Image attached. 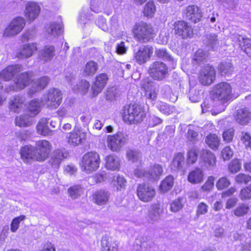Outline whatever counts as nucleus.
Listing matches in <instances>:
<instances>
[{
  "mask_svg": "<svg viewBox=\"0 0 251 251\" xmlns=\"http://www.w3.org/2000/svg\"><path fill=\"white\" fill-rule=\"evenodd\" d=\"M123 119L129 124L141 122L145 117V112L142 107L137 104H130L124 107Z\"/></svg>",
  "mask_w": 251,
  "mask_h": 251,
  "instance_id": "f257e3e1",
  "label": "nucleus"
},
{
  "mask_svg": "<svg viewBox=\"0 0 251 251\" xmlns=\"http://www.w3.org/2000/svg\"><path fill=\"white\" fill-rule=\"evenodd\" d=\"M132 31L135 39L141 43H147L153 38L151 25L143 22L135 24Z\"/></svg>",
  "mask_w": 251,
  "mask_h": 251,
  "instance_id": "f03ea898",
  "label": "nucleus"
},
{
  "mask_svg": "<svg viewBox=\"0 0 251 251\" xmlns=\"http://www.w3.org/2000/svg\"><path fill=\"white\" fill-rule=\"evenodd\" d=\"M100 164L99 154L96 152L91 151L83 155L80 166L83 171L91 173L99 168Z\"/></svg>",
  "mask_w": 251,
  "mask_h": 251,
  "instance_id": "7ed1b4c3",
  "label": "nucleus"
},
{
  "mask_svg": "<svg viewBox=\"0 0 251 251\" xmlns=\"http://www.w3.org/2000/svg\"><path fill=\"white\" fill-rule=\"evenodd\" d=\"M62 98L61 91L56 88L50 89L41 97L45 105L52 108H56L60 105Z\"/></svg>",
  "mask_w": 251,
  "mask_h": 251,
  "instance_id": "20e7f679",
  "label": "nucleus"
},
{
  "mask_svg": "<svg viewBox=\"0 0 251 251\" xmlns=\"http://www.w3.org/2000/svg\"><path fill=\"white\" fill-rule=\"evenodd\" d=\"M148 73L153 79L162 81L166 78L168 73V68L163 62L157 61L150 65Z\"/></svg>",
  "mask_w": 251,
  "mask_h": 251,
  "instance_id": "39448f33",
  "label": "nucleus"
},
{
  "mask_svg": "<svg viewBox=\"0 0 251 251\" xmlns=\"http://www.w3.org/2000/svg\"><path fill=\"white\" fill-rule=\"evenodd\" d=\"M32 76V73L31 72H25L21 74L15 78L13 84L5 88V91L17 92L24 89L30 83Z\"/></svg>",
  "mask_w": 251,
  "mask_h": 251,
  "instance_id": "423d86ee",
  "label": "nucleus"
},
{
  "mask_svg": "<svg viewBox=\"0 0 251 251\" xmlns=\"http://www.w3.org/2000/svg\"><path fill=\"white\" fill-rule=\"evenodd\" d=\"M127 135L118 132L113 135H109L107 139L108 147L113 151H119L127 141Z\"/></svg>",
  "mask_w": 251,
  "mask_h": 251,
  "instance_id": "0eeeda50",
  "label": "nucleus"
},
{
  "mask_svg": "<svg viewBox=\"0 0 251 251\" xmlns=\"http://www.w3.org/2000/svg\"><path fill=\"white\" fill-rule=\"evenodd\" d=\"M213 93L215 98L224 103L230 99L231 87L228 83H220L215 86L213 90Z\"/></svg>",
  "mask_w": 251,
  "mask_h": 251,
  "instance_id": "6e6552de",
  "label": "nucleus"
},
{
  "mask_svg": "<svg viewBox=\"0 0 251 251\" xmlns=\"http://www.w3.org/2000/svg\"><path fill=\"white\" fill-rule=\"evenodd\" d=\"M25 25V19L18 17L12 20L5 28L3 35L5 36H13L19 33Z\"/></svg>",
  "mask_w": 251,
  "mask_h": 251,
  "instance_id": "1a4fd4ad",
  "label": "nucleus"
},
{
  "mask_svg": "<svg viewBox=\"0 0 251 251\" xmlns=\"http://www.w3.org/2000/svg\"><path fill=\"white\" fill-rule=\"evenodd\" d=\"M153 52V48L150 45L142 46L134 53V58L136 62L142 65L149 61Z\"/></svg>",
  "mask_w": 251,
  "mask_h": 251,
  "instance_id": "9d476101",
  "label": "nucleus"
},
{
  "mask_svg": "<svg viewBox=\"0 0 251 251\" xmlns=\"http://www.w3.org/2000/svg\"><path fill=\"white\" fill-rule=\"evenodd\" d=\"M51 145L47 140H39L35 144V151L38 157L37 161H44L48 157L51 150Z\"/></svg>",
  "mask_w": 251,
  "mask_h": 251,
  "instance_id": "9b49d317",
  "label": "nucleus"
},
{
  "mask_svg": "<svg viewBox=\"0 0 251 251\" xmlns=\"http://www.w3.org/2000/svg\"><path fill=\"white\" fill-rule=\"evenodd\" d=\"M216 78V71L211 65L203 68L200 73V82L203 85H209L213 83Z\"/></svg>",
  "mask_w": 251,
  "mask_h": 251,
  "instance_id": "f8f14e48",
  "label": "nucleus"
},
{
  "mask_svg": "<svg viewBox=\"0 0 251 251\" xmlns=\"http://www.w3.org/2000/svg\"><path fill=\"white\" fill-rule=\"evenodd\" d=\"M155 194V190L148 184H139L137 188V195L139 199L144 202L151 201Z\"/></svg>",
  "mask_w": 251,
  "mask_h": 251,
  "instance_id": "ddd939ff",
  "label": "nucleus"
},
{
  "mask_svg": "<svg viewBox=\"0 0 251 251\" xmlns=\"http://www.w3.org/2000/svg\"><path fill=\"white\" fill-rule=\"evenodd\" d=\"M174 26L175 34L183 39L190 38L193 34V31L191 26L184 21L176 22Z\"/></svg>",
  "mask_w": 251,
  "mask_h": 251,
  "instance_id": "4468645a",
  "label": "nucleus"
},
{
  "mask_svg": "<svg viewBox=\"0 0 251 251\" xmlns=\"http://www.w3.org/2000/svg\"><path fill=\"white\" fill-rule=\"evenodd\" d=\"M157 249L156 244L146 236L137 239L132 251H155Z\"/></svg>",
  "mask_w": 251,
  "mask_h": 251,
  "instance_id": "2eb2a0df",
  "label": "nucleus"
},
{
  "mask_svg": "<svg viewBox=\"0 0 251 251\" xmlns=\"http://www.w3.org/2000/svg\"><path fill=\"white\" fill-rule=\"evenodd\" d=\"M184 17L193 23L199 22L202 17L201 9L197 5L188 6L183 12Z\"/></svg>",
  "mask_w": 251,
  "mask_h": 251,
  "instance_id": "dca6fc26",
  "label": "nucleus"
},
{
  "mask_svg": "<svg viewBox=\"0 0 251 251\" xmlns=\"http://www.w3.org/2000/svg\"><path fill=\"white\" fill-rule=\"evenodd\" d=\"M234 116L235 122L241 126L248 125L251 120V111L247 107L237 109Z\"/></svg>",
  "mask_w": 251,
  "mask_h": 251,
  "instance_id": "f3484780",
  "label": "nucleus"
},
{
  "mask_svg": "<svg viewBox=\"0 0 251 251\" xmlns=\"http://www.w3.org/2000/svg\"><path fill=\"white\" fill-rule=\"evenodd\" d=\"M68 142L74 146H77L84 142L86 139V133L78 129L74 130L67 135Z\"/></svg>",
  "mask_w": 251,
  "mask_h": 251,
  "instance_id": "a211bd4d",
  "label": "nucleus"
},
{
  "mask_svg": "<svg viewBox=\"0 0 251 251\" xmlns=\"http://www.w3.org/2000/svg\"><path fill=\"white\" fill-rule=\"evenodd\" d=\"M68 155V152L65 150H55L51 153L49 163L54 169H58L62 160Z\"/></svg>",
  "mask_w": 251,
  "mask_h": 251,
  "instance_id": "6ab92c4d",
  "label": "nucleus"
},
{
  "mask_svg": "<svg viewBox=\"0 0 251 251\" xmlns=\"http://www.w3.org/2000/svg\"><path fill=\"white\" fill-rule=\"evenodd\" d=\"M22 159L25 163H28L32 160L37 161L35 148L31 145H26L22 147L20 150Z\"/></svg>",
  "mask_w": 251,
  "mask_h": 251,
  "instance_id": "aec40b11",
  "label": "nucleus"
},
{
  "mask_svg": "<svg viewBox=\"0 0 251 251\" xmlns=\"http://www.w3.org/2000/svg\"><path fill=\"white\" fill-rule=\"evenodd\" d=\"M200 160L202 165L207 168L213 167L216 163L214 154L206 149H202L200 151Z\"/></svg>",
  "mask_w": 251,
  "mask_h": 251,
  "instance_id": "412c9836",
  "label": "nucleus"
},
{
  "mask_svg": "<svg viewBox=\"0 0 251 251\" xmlns=\"http://www.w3.org/2000/svg\"><path fill=\"white\" fill-rule=\"evenodd\" d=\"M141 88L145 91V96L148 99L154 100L157 98V93L153 82L149 78H146L140 82Z\"/></svg>",
  "mask_w": 251,
  "mask_h": 251,
  "instance_id": "4be33fe9",
  "label": "nucleus"
},
{
  "mask_svg": "<svg viewBox=\"0 0 251 251\" xmlns=\"http://www.w3.org/2000/svg\"><path fill=\"white\" fill-rule=\"evenodd\" d=\"M23 70V67L20 64L10 65L0 72V78L5 81L11 79L14 75Z\"/></svg>",
  "mask_w": 251,
  "mask_h": 251,
  "instance_id": "5701e85b",
  "label": "nucleus"
},
{
  "mask_svg": "<svg viewBox=\"0 0 251 251\" xmlns=\"http://www.w3.org/2000/svg\"><path fill=\"white\" fill-rule=\"evenodd\" d=\"M50 81L48 76H44L35 80L32 84L31 87L28 91V95L32 96L36 92L46 87Z\"/></svg>",
  "mask_w": 251,
  "mask_h": 251,
  "instance_id": "b1692460",
  "label": "nucleus"
},
{
  "mask_svg": "<svg viewBox=\"0 0 251 251\" xmlns=\"http://www.w3.org/2000/svg\"><path fill=\"white\" fill-rule=\"evenodd\" d=\"M40 12V7L36 3L29 2L25 7V16L28 20L32 21L37 18Z\"/></svg>",
  "mask_w": 251,
  "mask_h": 251,
  "instance_id": "393cba45",
  "label": "nucleus"
},
{
  "mask_svg": "<svg viewBox=\"0 0 251 251\" xmlns=\"http://www.w3.org/2000/svg\"><path fill=\"white\" fill-rule=\"evenodd\" d=\"M108 80V76L105 73H101L97 75L92 87L94 94L98 95V93L101 92L106 84Z\"/></svg>",
  "mask_w": 251,
  "mask_h": 251,
  "instance_id": "a878e982",
  "label": "nucleus"
},
{
  "mask_svg": "<svg viewBox=\"0 0 251 251\" xmlns=\"http://www.w3.org/2000/svg\"><path fill=\"white\" fill-rule=\"evenodd\" d=\"M162 213V210L159 204H152L148 210L146 219L149 223L153 224L160 219Z\"/></svg>",
  "mask_w": 251,
  "mask_h": 251,
  "instance_id": "bb28decb",
  "label": "nucleus"
},
{
  "mask_svg": "<svg viewBox=\"0 0 251 251\" xmlns=\"http://www.w3.org/2000/svg\"><path fill=\"white\" fill-rule=\"evenodd\" d=\"M110 198L109 192L100 190L96 191L93 195L94 202L100 206L105 205L108 202Z\"/></svg>",
  "mask_w": 251,
  "mask_h": 251,
  "instance_id": "cd10ccee",
  "label": "nucleus"
},
{
  "mask_svg": "<svg viewBox=\"0 0 251 251\" xmlns=\"http://www.w3.org/2000/svg\"><path fill=\"white\" fill-rule=\"evenodd\" d=\"M36 50V47L34 44L24 45L17 51L16 56L19 59L27 58L30 57Z\"/></svg>",
  "mask_w": 251,
  "mask_h": 251,
  "instance_id": "c85d7f7f",
  "label": "nucleus"
},
{
  "mask_svg": "<svg viewBox=\"0 0 251 251\" xmlns=\"http://www.w3.org/2000/svg\"><path fill=\"white\" fill-rule=\"evenodd\" d=\"M25 98L20 95L13 96L9 101V108L10 110L19 113L24 107Z\"/></svg>",
  "mask_w": 251,
  "mask_h": 251,
  "instance_id": "c756f323",
  "label": "nucleus"
},
{
  "mask_svg": "<svg viewBox=\"0 0 251 251\" xmlns=\"http://www.w3.org/2000/svg\"><path fill=\"white\" fill-rule=\"evenodd\" d=\"M204 44L209 50H216L219 47V40L218 36L214 33L207 34L203 40Z\"/></svg>",
  "mask_w": 251,
  "mask_h": 251,
  "instance_id": "7c9ffc66",
  "label": "nucleus"
},
{
  "mask_svg": "<svg viewBox=\"0 0 251 251\" xmlns=\"http://www.w3.org/2000/svg\"><path fill=\"white\" fill-rule=\"evenodd\" d=\"M48 123V119L42 118L40 119L36 126L38 133L44 136L52 135L53 130L49 128Z\"/></svg>",
  "mask_w": 251,
  "mask_h": 251,
  "instance_id": "2f4dec72",
  "label": "nucleus"
},
{
  "mask_svg": "<svg viewBox=\"0 0 251 251\" xmlns=\"http://www.w3.org/2000/svg\"><path fill=\"white\" fill-rule=\"evenodd\" d=\"M163 168L161 165L154 164L146 173V178L150 180H157L163 174Z\"/></svg>",
  "mask_w": 251,
  "mask_h": 251,
  "instance_id": "473e14b6",
  "label": "nucleus"
},
{
  "mask_svg": "<svg viewBox=\"0 0 251 251\" xmlns=\"http://www.w3.org/2000/svg\"><path fill=\"white\" fill-rule=\"evenodd\" d=\"M102 251H116L118 247L117 244L107 235L102 237L101 240Z\"/></svg>",
  "mask_w": 251,
  "mask_h": 251,
  "instance_id": "72a5a7b5",
  "label": "nucleus"
},
{
  "mask_svg": "<svg viewBox=\"0 0 251 251\" xmlns=\"http://www.w3.org/2000/svg\"><path fill=\"white\" fill-rule=\"evenodd\" d=\"M55 55V49L52 46H46L40 51L39 58L41 60L47 62L50 61Z\"/></svg>",
  "mask_w": 251,
  "mask_h": 251,
  "instance_id": "f704fd0d",
  "label": "nucleus"
},
{
  "mask_svg": "<svg viewBox=\"0 0 251 251\" xmlns=\"http://www.w3.org/2000/svg\"><path fill=\"white\" fill-rule=\"evenodd\" d=\"M203 176L202 171L199 168H197L189 173L188 180L192 184L199 183L203 181Z\"/></svg>",
  "mask_w": 251,
  "mask_h": 251,
  "instance_id": "c9c22d12",
  "label": "nucleus"
},
{
  "mask_svg": "<svg viewBox=\"0 0 251 251\" xmlns=\"http://www.w3.org/2000/svg\"><path fill=\"white\" fill-rule=\"evenodd\" d=\"M155 55L157 58L172 63L173 64L175 62L173 56L165 48H156Z\"/></svg>",
  "mask_w": 251,
  "mask_h": 251,
  "instance_id": "e433bc0d",
  "label": "nucleus"
},
{
  "mask_svg": "<svg viewBox=\"0 0 251 251\" xmlns=\"http://www.w3.org/2000/svg\"><path fill=\"white\" fill-rule=\"evenodd\" d=\"M45 106L42 102V99H35L31 100L28 104L27 108L31 114L36 115L38 114L41 110L42 106Z\"/></svg>",
  "mask_w": 251,
  "mask_h": 251,
  "instance_id": "4c0bfd02",
  "label": "nucleus"
},
{
  "mask_svg": "<svg viewBox=\"0 0 251 251\" xmlns=\"http://www.w3.org/2000/svg\"><path fill=\"white\" fill-rule=\"evenodd\" d=\"M184 163V157L183 153L178 152L175 155L171 165V169L174 171L181 170Z\"/></svg>",
  "mask_w": 251,
  "mask_h": 251,
  "instance_id": "58836bf2",
  "label": "nucleus"
},
{
  "mask_svg": "<svg viewBox=\"0 0 251 251\" xmlns=\"http://www.w3.org/2000/svg\"><path fill=\"white\" fill-rule=\"evenodd\" d=\"M105 167L107 169L112 171H115L119 169L120 164L118 157L113 155H109L106 158Z\"/></svg>",
  "mask_w": 251,
  "mask_h": 251,
  "instance_id": "ea45409f",
  "label": "nucleus"
},
{
  "mask_svg": "<svg viewBox=\"0 0 251 251\" xmlns=\"http://www.w3.org/2000/svg\"><path fill=\"white\" fill-rule=\"evenodd\" d=\"M16 126L20 127H27L32 125V118L28 115L24 114L16 117L15 120Z\"/></svg>",
  "mask_w": 251,
  "mask_h": 251,
  "instance_id": "a19ab883",
  "label": "nucleus"
},
{
  "mask_svg": "<svg viewBox=\"0 0 251 251\" xmlns=\"http://www.w3.org/2000/svg\"><path fill=\"white\" fill-rule=\"evenodd\" d=\"M237 41L242 50L247 54L251 53V40L250 39L238 35L237 36Z\"/></svg>",
  "mask_w": 251,
  "mask_h": 251,
  "instance_id": "79ce46f5",
  "label": "nucleus"
},
{
  "mask_svg": "<svg viewBox=\"0 0 251 251\" xmlns=\"http://www.w3.org/2000/svg\"><path fill=\"white\" fill-rule=\"evenodd\" d=\"M174 183V177L169 176L162 180L159 186V190L161 193H165L170 190Z\"/></svg>",
  "mask_w": 251,
  "mask_h": 251,
  "instance_id": "37998d69",
  "label": "nucleus"
},
{
  "mask_svg": "<svg viewBox=\"0 0 251 251\" xmlns=\"http://www.w3.org/2000/svg\"><path fill=\"white\" fill-rule=\"evenodd\" d=\"M98 69L97 63L94 61H90L85 65L83 74L85 76H92L96 73Z\"/></svg>",
  "mask_w": 251,
  "mask_h": 251,
  "instance_id": "c03bdc74",
  "label": "nucleus"
},
{
  "mask_svg": "<svg viewBox=\"0 0 251 251\" xmlns=\"http://www.w3.org/2000/svg\"><path fill=\"white\" fill-rule=\"evenodd\" d=\"M69 196L73 200L79 198L83 193V189L80 185H75L68 189Z\"/></svg>",
  "mask_w": 251,
  "mask_h": 251,
  "instance_id": "a18cd8bd",
  "label": "nucleus"
},
{
  "mask_svg": "<svg viewBox=\"0 0 251 251\" xmlns=\"http://www.w3.org/2000/svg\"><path fill=\"white\" fill-rule=\"evenodd\" d=\"M218 69L222 75L230 74L233 69L231 61L227 60L221 62L219 66Z\"/></svg>",
  "mask_w": 251,
  "mask_h": 251,
  "instance_id": "49530a36",
  "label": "nucleus"
},
{
  "mask_svg": "<svg viewBox=\"0 0 251 251\" xmlns=\"http://www.w3.org/2000/svg\"><path fill=\"white\" fill-rule=\"evenodd\" d=\"M205 142L212 150H217L219 146L220 139L215 134H209L206 137Z\"/></svg>",
  "mask_w": 251,
  "mask_h": 251,
  "instance_id": "de8ad7c7",
  "label": "nucleus"
},
{
  "mask_svg": "<svg viewBox=\"0 0 251 251\" xmlns=\"http://www.w3.org/2000/svg\"><path fill=\"white\" fill-rule=\"evenodd\" d=\"M207 52L201 49H199L195 53L193 57V63L195 64L200 65L205 60L207 57Z\"/></svg>",
  "mask_w": 251,
  "mask_h": 251,
  "instance_id": "09e8293b",
  "label": "nucleus"
},
{
  "mask_svg": "<svg viewBox=\"0 0 251 251\" xmlns=\"http://www.w3.org/2000/svg\"><path fill=\"white\" fill-rule=\"evenodd\" d=\"M157 107L160 112L167 115L173 113L175 110V107L174 106L162 101L158 102Z\"/></svg>",
  "mask_w": 251,
  "mask_h": 251,
  "instance_id": "8fccbe9b",
  "label": "nucleus"
},
{
  "mask_svg": "<svg viewBox=\"0 0 251 251\" xmlns=\"http://www.w3.org/2000/svg\"><path fill=\"white\" fill-rule=\"evenodd\" d=\"M250 210L248 205L245 203H240L233 210L234 215L238 217H242L246 215Z\"/></svg>",
  "mask_w": 251,
  "mask_h": 251,
  "instance_id": "3c124183",
  "label": "nucleus"
},
{
  "mask_svg": "<svg viewBox=\"0 0 251 251\" xmlns=\"http://www.w3.org/2000/svg\"><path fill=\"white\" fill-rule=\"evenodd\" d=\"M199 151V149L195 147L188 151L187 161L188 164H193L197 162Z\"/></svg>",
  "mask_w": 251,
  "mask_h": 251,
  "instance_id": "603ef678",
  "label": "nucleus"
},
{
  "mask_svg": "<svg viewBox=\"0 0 251 251\" xmlns=\"http://www.w3.org/2000/svg\"><path fill=\"white\" fill-rule=\"evenodd\" d=\"M62 25L59 24L53 23L47 28V32L51 36H56L61 32Z\"/></svg>",
  "mask_w": 251,
  "mask_h": 251,
  "instance_id": "864d4df0",
  "label": "nucleus"
},
{
  "mask_svg": "<svg viewBox=\"0 0 251 251\" xmlns=\"http://www.w3.org/2000/svg\"><path fill=\"white\" fill-rule=\"evenodd\" d=\"M126 156L129 160L132 162L140 161L142 154L141 153L136 150H128L126 152Z\"/></svg>",
  "mask_w": 251,
  "mask_h": 251,
  "instance_id": "5fc2aeb1",
  "label": "nucleus"
},
{
  "mask_svg": "<svg viewBox=\"0 0 251 251\" xmlns=\"http://www.w3.org/2000/svg\"><path fill=\"white\" fill-rule=\"evenodd\" d=\"M230 185V181L226 176L220 177L216 183V186L218 190L227 188Z\"/></svg>",
  "mask_w": 251,
  "mask_h": 251,
  "instance_id": "6e6d98bb",
  "label": "nucleus"
},
{
  "mask_svg": "<svg viewBox=\"0 0 251 251\" xmlns=\"http://www.w3.org/2000/svg\"><path fill=\"white\" fill-rule=\"evenodd\" d=\"M241 168V163L239 160L234 159L232 160L228 165V169L229 171L232 173H236L239 171Z\"/></svg>",
  "mask_w": 251,
  "mask_h": 251,
  "instance_id": "4d7b16f0",
  "label": "nucleus"
},
{
  "mask_svg": "<svg viewBox=\"0 0 251 251\" xmlns=\"http://www.w3.org/2000/svg\"><path fill=\"white\" fill-rule=\"evenodd\" d=\"M156 10L155 6L152 1H149L144 9V14L146 16H151Z\"/></svg>",
  "mask_w": 251,
  "mask_h": 251,
  "instance_id": "13d9d810",
  "label": "nucleus"
},
{
  "mask_svg": "<svg viewBox=\"0 0 251 251\" xmlns=\"http://www.w3.org/2000/svg\"><path fill=\"white\" fill-rule=\"evenodd\" d=\"M25 219V216L21 215L13 219L11 225L10 230L12 232H15L19 227L20 223Z\"/></svg>",
  "mask_w": 251,
  "mask_h": 251,
  "instance_id": "bf43d9fd",
  "label": "nucleus"
},
{
  "mask_svg": "<svg viewBox=\"0 0 251 251\" xmlns=\"http://www.w3.org/2000/svg\"><path fill=\"white\" fill-rule=\"evenodd\" d=\"M222 3L224 7L230 9H235L238 5V0H218Z\"/></svg>",
  "mask_w": 251,
  "mask_h": 251,
  "instance_id": "052dcab7",
  "label": "nucleus"
},
{
  "mask_svg": "<svg viewBox=\"0 0 251 251\" xmlns=\"http://www.w3.org/2000/svg\"><path fill=\"white\" fill-rule=\"evenodd\" d=\"M239 198L242 201L251 199V185L241 189L239 194Z\"/></svg>",
  "mask_w": 251,
  "mask_h": 251,
  "instance_id": "680f3d73",
  "label": "nucleus"
},
{
  "mask_svg": "<svg viewBox=\"0 0 251 251\" xmlns=\"http://www.w3.org/2000/svg\"><path fill=\"white\" fill-rule=\"evenodd\" d=\"M235 181L239 184H247L251 181V176L241 173L237 175L235 178Z\"/></svg>",
  "mask_w": 251,
  "mask_h": 251,
  "instance_id": "e2e57ef3",
  "label": "nucleus"
},
{
  "mask_svg": "<svg viewBox=\"0 0 251 251\" xmlns=\"http://www.w3.org/2000/svg\"><path fill=\"white\" fill-rule=\"evenodd\" d=\"M182 199L181 198H178L171 203V210L172 212H176L182 208L183 204L182 202Z\"/></svg>",
  "mask_w": 251,
  "mask_h": 251,
  "instance_id": "0e129e2a",
  "label": "nucleus"
},
{
  "mask_svg": "<svg viewBox=\"0 0 251 251\" xmlns=\"http://www.w3.org/2000/svg\"><path fill=\"white\" fill-rule=\"evenodd\" d=\"M234 135V130L232 128L227 129L223 133L224 140L228 143L232 141Z\"/></svg>",
  "mask_w": 251,
  "mask_h": 251,
  "instance_id": "69168bd1",
  "label": "nucleus"
},
{
  "mask_svg": "<svg viewBox=\"0 0 251 251\" xmlns=\"http://www.w3.org/2000/svg\"><path fill=\"white\" fill-rule=\"evenodd\" d=\"M77 87L78 90L85 94L88 91L90 87V84L88 81L82 79L77 84Z\"/></svg>",
  "mask_w": 251,
  "mask_h": 251,
  "instance_id": "338daca9",
  "label": "nucleus"
},
{
  "mask_svg": "<svg viewBox=\"0 0 251 251\" xmlns=\"http://www.w3.org/2000/svg\"><path fill=\"white\" fill-rule=\"evenodd\" d=\"M241 251H251V239L247 238L240 245Z\"/></svg>",
  "mask_w": 251,
  "mask_h": 251,
  "instance_id": "774afa93",
  "label": "nucleus"
}]
</instances>
